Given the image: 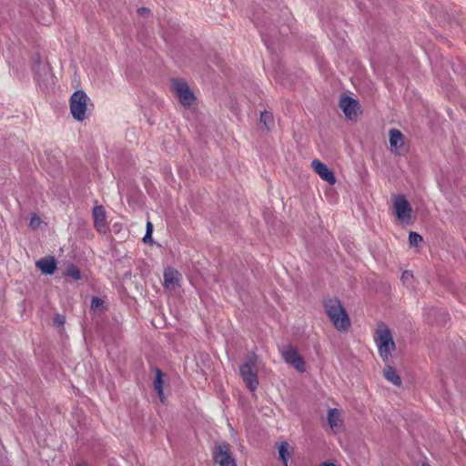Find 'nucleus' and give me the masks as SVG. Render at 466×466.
Masks as SVG:
<instances>
[{
    "mask_svg": "<svg viewBox=\"0 0 466 466\" xmlns=\"http://www.w3.org/2000/svg\"><path fill=\"white\" fill-rule=\"evenodd\" d=\"M374 339L380 357L384 362H388L392 352L396 350V344L387 324L384 322L378 324Z\"/></svg>",
    "mask_w": 466,
    "mask_h": 466,
    "instance_id": "f257e3e1",
    "label": "nucleus"
},
{
    "mask_svg": "<svg viewBox=\"0 0 466 466\" xmlns=\"http://www.w3.org/2000/svg\"><path fill=\"white\" fill-rule=\"evenodd\" d=\"M328 317L334 327L339 331H346L350 326V317L338 299H333L324 303Z\"/></svg>",
    "mask_w": 466,
    "mask_h": 466,
    "instance_id": "f03ea898",
    "label": "nucleus"
},
{
    "mask_svg": "<svg viewBox=\"0 0 466 466\" xmlns=\"http://www.w3.org/2000/svg\"><path fill=\"white\" fill-rule=\"evenodd\" d=\"M258 356L252 352L249 354L244 363L239 367V373L243 381L250 391H255L258 386L257 373Z\"/></svg>",
    "mask_w": 466,
    "mask_h": 466,
    "instance_id": "7ed1b4c3",
    "label": "nucleus"
},
{
    "mask_svg": "<svg viewBox=\"0 0 466 466\" xmlns=\"http://www.w3.org/2000/svg\"><path fill=\"white\" fill-rule=\"evenodd\" d=\"M34 60L35 64V81L41 90H46L50 86L53 75L49 66L41 60V55L38 50L34 52Z\"/></svg>",
    "mask_w": 466,
    "mask_h": 466,
    "instance_id": "20e7f679",
    "label": "nucleus"
},
{
    "mask_svg": "<svg viewBox=\"0 0 466 466\" xmlns=\"http://www.w3.org/2000/svg\"><path fill=\"white\" fill-rule=\"evenodd\" d=\"M89 100L86 92L82 89L75 91L70 97L69 106L72 116L77 121L86 118L87 101Z\"/></svg>",
    "mask_w": 466,
    "mask_h": 466,
    "instance_id": "39448f33",
    "label": "nucleus"
},
{
    "mask_svg": "<svg viewBox=\"0 0 466 466\" xmlns=\"http://www.w3.org/2000/svg\"><path fill=\"white\" fill-rule=\"evenodd\" d=\"M171 86L179 102L184 107H190L196 100V96L189 88L187 83L181 78H173Z\"/></svg>",
    "mask_w": 466,
    "mask_h": 466,
    "instance_id": "423d86ee",
    "label": "nucleus"
},
{
    "mask_svg": "<svg viewBox=\"0 0 466 466\" xmlns=\"http://www.w3.org/2000/svg\"><path fill=\"white\" fill-rule=\"evenodd\" d=\"M213 459L219 466H237L228 442H221L215 446Z\"/></svg>",
    "mask_w": 466,
    "mask_h": 466,
    "instance_id": "0eeeda50",
    "label": "nucleus"
},
{
    "mask_svg": "<svg viewBox=\"0 0 466 466\" xmlns=\"http://www.w3.org/2000/svg\"><path fill=\"white\" fill-rule=\"evenodd\" d=\"M394 212L402 223H409L411 218L412 208L404 195H398L393 202Z\"/></svg>",
    "mask_w": 466,
    "mask_h": 466,
    "instance_id": "6e6552de",
    "label": "nucleus"
},
{
    "mask_svg": "<svg viewBox=\"0 0 466 466\" xmlns=\"http://www.w3.org/2000/svg\"><path fill=\"white\" fill-rule=\"evenodd\" d=\"M281 355L284 360L298 371L304 372L306 370V362L296 348L292 346L285 347Z\"/></svg>",
    "mask_w": 466,
    "mask_h": 466,
    "instance_id": "1a4fd4ad",
    "label": "nucleus"
},
{
    "mask_svg": "<svg viewBox=\"0 0 466 466\" xmlns=\"http://www.w3.org/2000/svg\"><path fill=\"white\" fill-rule=\"evenodd\" d=\"M390 149L397 155H404L407 151L405 147V137L399 129H390L389 133Z\"/></svg>",
    "mask_w": 466,
    "mask_h": 466,
    "instance_id": "9d476101",
    "label": "nucleus"
},
{
    "mask_svg": "<svg viewBox=\"0 0 466 466\" xmlns=\"http://www.w3.org/2000/svg\"><path fill=\"white\" fill-rule=\"evenodd\" d=\"M339 106L347 119L353 120L358 116V110L360 109L359 101L350 96L344 95L339 101Z\"/></svg>",
    "mask_w": 466,
    "mask_h": 466,
    "instance_id": "9b49d317",
    "label": "nucleus"
},
{
    "mask_svg": "<svg viewBox=\"0 0 466 466\" xmlns=\"http://www.w3.org/2000/svg\"><path fill=\"white\" fill-rule=\"evenodd\" d=\"M94 228L100 233L106 234L108 230L106 209L102 205H96L92 209Z\"/></svg>",
    "mask_w": 466,
    "mask_h": 466,
    "instance_id": "f8f14e48",
    "label": "nucleus"
},
{
    "mask_svg": "<svg viewBox=\"0 0 466 466\" xmlns=\"http://www.w3.org/2000/svg\"><path fill=\"white\" fill-rule=\"evenodd\" d=\"M311 167L324 181L330 185H334L336 183V176L334 172L326 164L319 159H314L311 162Z\"/></svg>",
    "mask_w": 466,
    "mask_h": 466,
    "instance_id": "ddd939ff",
    "label": "nucleus"
},
{
    "mask_svg": "<svg viewBox=\"0 0 466 466\" xmlns=\"http://www.w3.org/2000/svg\"><path fill=\"white\" fill-rule=\"evenodd\" d=\"M36 268L46 275H53L57 269V263L54 257L46 256L35 262Z\"/></svg>",
    "mask_w": 466,
    "mask_h": 466,
    "instance_id": "4468645a",
    "label": "nucleus"
},
{
    "mask_svg": "<svg viewBox=\"0 0 466 466\" xmlns=\"http://www.w3.org/2000/svg\"><path fill=\"white\" fill-rule=\"evenodd\" d=\"M179 272L172 268H168L164 271V287L174 289L179 286Z\"/></svg>",
    "mask_w": 466,
    "mask_h": 466,
    "instance_id": "2eb2a0df",
    "label": "nucleus"
},
{
    "mask_svg": "<svg viewBox=\"0 0 466 466\" xmlns=\"http://www.w3.org/2000/svg\"><path fill=\"white\" fill-rule=\"evenodd\" d=\"M156 376L154 380V389L157 391L161 402H164V391H163V385H164V376L165 373L159 369L156 368Z\"/></svg>",
    "mask_w": 466,
    "mask_h": 466,
    "instance_id": "dca6fc26",
    "label": "nucleus"
},
{
    "mask_svg": "<svg viewBox=\"0 0 466 466\" xmlns=\"http://www.w3.org/2000/svg\"><path fill=\"white\" fill-rule=\"evenodd\" d=\"M384 378L391 382L393 385L400 387L402 384L401 379L397 370L390 365H388L383 371Z\"/></svg>",
    "mask_w": 466,
    "mask_h": 466,
    "instance_id": "f3484780",
    "label": "nucleus"
},
{
    "mask_svg": "<svg viewBox=\"0 0 466 466\" xmlns=\"http://www.w3.org/2000/svg\"><path fill=\"white\" fill-rule=\"evenodd\" d=\"M328 422L331 428H335L342 424V420H340V412L338 409L329 410Z\"/></svg>",
    "mask_w": 466,
    "mask_h": 466,
    "instance_id": "a211bd4d",
    "label": "nucleus"
},
{
    "mask_svg": "<svg viewBox=\"0 0 466 466\" xmlns=\"http://www.w3.org/2000/svg\"><path fill=\"white\" fill-rule=\"evenodd\" d=\"M260 123H262L268 130L274 127L273 114L269 111L264 110L260 113Z\"/></svg>",
    "mask_w": 466,
    "mask_h": 466,
    "instance_id": "6ab92c4d",
    "label": "nucleus"
},
{
    "mask_svg": "<svg viewBox=\"0 0 466 466\" xmlns=\"http://www.w3.org/2000/svg\"><path fill=\"white\" fill-rule=\"evenodd\" d=\"M279 460L284 463L285 466H288L289 459L290 453L289 451V443L286 441H282L279 446Z\"/></svg>",
    "mask_w": 466,
    "mask_h": 466,
    "instance_id": "aec40b11",
    "label": "nucleus"
},
{
    "mask_svg": "<svg viewBox=\"0 0 466 466\" xmlns=\"http://www.w3.org/2000/svg\"><path fill=\"white\" fill-rule=\"evenodd\" d=\"M64 275L72 278L74 280H79L81 279L80 269L73 263L66 267Z\"/></svg>",
    "mask_w": 466,
    "mask_h": 466,
    "instance_id": "412c9836",
    "label": "nucleus"
},
{
    "mask_svg": "<svg viewBox=\"0 0 466 466\" xmlns=\"http://www.w3.org/2000/svg\"><path fill=\"white\" fill-rule=\"evenodd\" d=\"M43 227H47V224L35 213H31V230L43 228Z\"/></svg>",
    "mask_w": 466,
    "mask_h": 466,
    "instance_id": "4be33fe9",
    "label": "nucleus"
},
{
    "mask_svg": "<svg viewBox=\"0 0 466 466\" xmlns=\"http://www.w3.org/2000/svg\"><path fill=\"white\" fill-rule=\"evenodd\" d=\"M423 241L422 237L414 231L409 233V243L412 247H418L420 243Z\"/></svg>",
    "mask_w": 466,
    "mask_h": 466,
    "instance_id": "5701e85b",
    "label": "nucleus"
},
{
    "mask_svg": "<svg viewBox=\"0 0 466 466\" xmlns=\"http://www.w3.org/2000/svg\"><path fill=\"white\" fill-rule=\"evenodd\" d=\"M66 322V317L62 314L56 313L53 318V324L54 326L60 328L65 325Z\"/></svg>",
    "mask_w": 466,
    "mask_h": 466,
    "instance_id": "b1692460",
    "label": "nucleus"
},
{
    "mask_svg": "<svg viewBox=\"0 0 466 466\" xmlns=\"http://www.w3.org/2000/svg\"><path fill=\"white\" fill-rule=\"evenodd\" d=\"M104 305V300L98 297H93L91 299V309H99Z\"/></svg>",
    "mask_w": 466,
    "mask_h": 466,
    "instance_id": "393cba45",
    "label": "nucleus"
},
{
    "mask_svg": "<svg viewBox=\"0 0 466 466\" xmlns=\"http://www.w3.org/2000/svg\"><path fill=\"white\" fill-rule=\"evenodd\" d=\"M142 241L146 244H153L154 243V240H153V238H152V234L150 233H146L145 236L143 237L142 238Z\"/></svg>",
    "mask_w": 466,
    "mask_h": 466,
    "instance_id": "a878e982",
    "label": "nucleus"
},
{
    "mask_svg": "<svg viewBox=\"0 0 466 466\" xmlns=\"http://www.w3.org/2000/svg\"><path fill=\"white\" fill-rule=\"evenodd\" d=\"M137 13L142 15V16H147L151 12L148 8L147 7H140L137 9Z\"/></svg>",
    "mask_w": 466,
    "mask_h": 466,
    "instance_id": "bb28decb",
    "label": "nucleus"
},
{
    "mask_svg": "<svg viewBox=\"0 0 466 466\" xmlns=\"http://www.w3.org/2000/svg\"><path fill=\"white\" fill-rule=\"evenodd\" d=\"M153 230H154V226H153L152 222H150L148 220L147 222V226H146V233L153 234Z\"/></svg>",
    "mask_w": 466,
    "mask_h": 466,
    "instance_id": "cd10ccee",
    "label": "nucleus"
},
{
    "mask_svg": "<svg viewBox=\"0 0 466 466\" xmlns=\"http://www.w3.org/2000/svg\"><path fill=\"white\" fill-rule=\"evenodd\" d=\"M259 31H260L261 36L263 38V41L268 46V39L266 37H268L269 35V34L265 32L262 28H260Z\"/></svg>",
    "mask_w": 466,
    "mask_h": 466,
    "instance_id": "c85d7f7f",
    "label": "nucleus"
},
{
    "mask_svg": "<svg viewBox=\"0 0 466 466\" xmlns=\"http://www.w3.org/2000/svg\"><path fill=\"white\" fill-rule=\"evenodd\" d=\"M402 279H407L408 278H412V272L410 271V270H405L403 273H402Z\"/></svg>",
    "mask_w": 466,
    "mask_h": 466,
    "instance_id": "c756f323",
    "label": "nucleus"
},
{
    "mask_svg": "<svg viewBox=\"0 0 466 466\" xmlns=\"http://www.w3.org/2000/svg\"><path fill=\"white\" fill-rule=\"evenodd\" d=\"M322 466H337V465L333 462H323Z\"/></svg>",
    "mask_w": 466,
    "mask_h": 466,
    "instance_id": "7c9ffc66",
    "label": "nucleus"
},
{
    "mask_svg": "<svg viewBox=\"0 0 466 466\" xmlns=\"http://www.w3.org/2000/svg\"><path fill=\"white\" fill-rule=\"evenodd\" d=\"M76 466H88V465L86 463H76Z\"/></svg>",
    "mask_w": 466,
    "mask_h": 466,
    "instance_id": "2f4dec72",
    "label": "nucleus"
},
{
    "mask_svg": "<svg viewBox=\"0 0 466 466\" xmlns=\"http://www.w3.org/2000/svg\"><path fill=\"white\" fill-rule=\"evenodd\" d=\"M422 466H431V465H430L428 462H423Z\"/></svg>",
    "mask_w": 466,
    "mask_h": 466,
    "instance_id": "473e14b6",
    "label": "nucleus"
}]
</instances>
